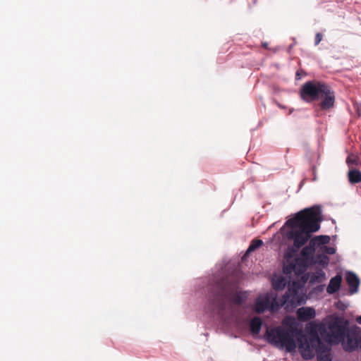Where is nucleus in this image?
Segmentation results:
<instances>
[{"label": "nucleus", "instance_id": "f257e3e1", "mask_svg": "<svg viewBox=\"0 0 361 361\" xmlns=\"http://www.w3.org/2000/svg\"><path fill=\"white\" fill-rule=\"evenodd\" d=\"M290 230L286 233L288 240L293 241V247L288 246L284 252L283 260L300 259L297 256L298 250L311 238L312 233L319 228L318 212L314 207L301 210L286 222Z\"/></svg>", "mask_w": 361, "mask_h": 361}, {"label": "nucleus", "instance_id": "f03ea898", "mask_svg": "<svg viewBox=\"0 0 361 361\" xmlns=\"http://www.w3.org/2000/svg\"><path fill=\"white\" fill-rule=\"evenodd\" d=\"M297 340L301 355L304 359L310 360L316 353L317 361L332 360L331 346L321 341L316 327H311L307 335L300 331Z\"/></svg>", "mask_w": 361, "mask_h": 361}, {"label": "nucleus", "instance_id": "7ed1b4c3", "mask_svg": "<svg viewBox=\"0 0 361 361\" xmlns=\"http://www.w3.org/2000/svg\"><path fill=\"white\" fill-rule=\"evenodd\" d=\"M300 95L306 102H312L322 99L319 106L322 110H329L335 103V94L331 88L326 83L310 80L301 87Z\"/></svg>", "mask_w": 361, "mask_h": 361}, {"label": "nucleus", "instance_id": "20e7f679", "mask_svg": "<svg viewBox=\"0 0 361 361\" xmlns=\"http://www.w3.org/2000/svg\"><path fill=\"white\" fill-rule=\"evenodd\" d=\"M241 278L240 271L233 270L230 271L222 269L218 274H214L209 283L211 293H247L238 290V285Z\"/></svg>", "mask_w": 361, "mask_h": 361}, {"label": "nucleus", "instance_id": "39448f33", "mask_svg": "<svg viewBox=\"0 0 361 361\" xmlns=\"http://www.w3.org/2000/svg\"><path fill=\"white\" fill-rule=\"evenodd\" d=\"M312 327H316L318 335L319 334L329 343L334 342L338 343L340 341H344L345 334L349 329L348 322L341 317H336L329 323V332L323 324L314 325Z\"/></svg>", "mask_w": 361, "mask_h": 361}, {"label": "nucleus", "instance_id": "423d86ee", "mask_svg": "<svg viewBox=\"0 0 361 361\" xmlns=\"http://www.w3.org/2000/svg\"><path fill=\"white\" fill-rule=\"evenodd\" d=\"M295 329H285L277 326L272 329H267L265 337L269 343L276 346L285 347L287 351L290 352L295 350L296 344L294 341Z\"/></svg>", "mask_w": 361, "mask_h": 361}, {"label": "nucleus", "instance_id": "0eeeda50", "mask_svg": "<svg viewBox=\"0 0 361 361\" xmlns=\"http://www.w3.org/2000/svg\"><path fill=\"white\" fill-rule=\"evenodd\" d=\"M212 310L218 314L224 315L233 309V305H240L243 295H213Z\"/></svg>", "mask_w": 361, "mask_h": 361}, {"label": "nucleus", "instance_id": "6e6552de", "mask_svg": "<svg viewBox=\"0 0 361 361\" xmlns=\"http://www.w3.org/2000/svg\"><path fill=\"white\" fill-rule=\"evenodd\" d=\"M342 343L343 348L346 352H353L357 347L361 349L360 332L357 328L349 329L345 334V338Z\"/></svg>", "mask_w": 361, "mask_h": 361}, {"label": "nucleus", "instance_id": "1a4fd4ad", "mask_svg": "<svg viewBox=\"0 0 361 361\" xmlns=\"http://www.w3.org/2000/svg\"><path fill=\"white\" fill-rule=\"evenodd\" d=\"M307 270L305 260L304 259L283 260V272L288 276L292 274L300 275Z\"/></svg>", "mask_w": 361, "mask_h": 361}, {"label": "nucleus", "instance_id": "9d476101", "mask_svg": "<svg viewBox=\"0 0 361 361\" xmlns=\"http://www.w3.org/2000/svg\"><path fill=\"white\" fill-rule=\"evenodd\" d=\"M345 280L349 288V293H356L360 283L357 275L351 271H347L345 274Z\"/></svg>", "mask_w": 361, "mask_h": 361}, {"label": "nucleus", "instance_id": "9b49d317", "mask_svg": "<svg viewBox=\"0 0 361 361\" xmlns=\"http://www.w3.org/2000/svg\"><path fill=\"white\" fill-rule=\"evenodd\" d=\"M315 245L312 244V241L310 240L308 245L303 247L301 250L300 257V259H304L305 260L306 268L307 269L309 264L313 261L314 254L315 252Z\"/></svg>", "mask_w": 361, "mask_h": 361}, {"label": "nucleus", "instance_id": "f8f14e48", "mask_svg": "<svg viewBox=\"0 0 361 361\" xmlns=\"http://www.w3.org/2000/svg\"><path fill=\"white\" fill-rule=\"evenodd\" d=\"M299 320L306 322L315 317V310L312 307H300L297 310Z\"/></svg>", "mask_w": 361, "mask_h": 361}, {"label": "nucleus", "instance_id": "ddd939ff", "mask_svg": "<svg viewBox=\"0 0 361 361\" xmlns=\"http://www.w3.org/2000/svg\"><path fill=\"white\" fill-rule=\"evenodd\" d=\"M261 296V295H259ZM270 298L267 297L262 298L259 297L255 303L254 310L258 314L263 313L266 310L270 307Z\"/></svg>", "mask_w": 361, "mask_h": 361}, {"label": "nucleus", "instance_id": "4468645a", "mask_svg": "<svg viewBox=\"0 0 361 361\" xmlns=\"http://www.w3.org/2000/svg\"><path fill=\"white\" fill-rule=\"evenodd\" d=\"M342 282V276L340 274H337L333 277L328 285L327 293H335L338 291L341 287Z\"/></svg>", "mask_w": 361, "mask_h": 361}, {"label": "nucleus", "instance_id": "2eb2a0df", "mask_svg": "<svg viewBox=\"0 0 361 361\" xmlns=\"http://www.w3.org/2000/svg\"><path fill=\"white\" fill-rule=\"evenodd\" d=\"M348 178L351 184L361 183V172L356 169H350L348 172Z\"/></svg>", "mask_w": 361, "mask_h": 361}, {"label": "nucleus", "instance_id": "dca6fc26", "mask_svg": "<svg viewBox=\"0 0 361 361\" xmlns=\"http://www.w3.org/2000/svg\"><path fill=\"white\" fill-rule=\"evenodd\" d=\"M287 284V279L282 276H277L272 280V286L275 290L280 291L282 290Z\"/></svg>", "mask_w": 361, "mask_h": 361}, {"label": "nucleus", "instance_id": "f3484780", "mask_svg": "<svg viewBox=\"0 0 361 361\" xmlns=\"http://www.w3.org/2000/svg\"><path fill=\"white\" fill-rule=\"evenodd\" d=\"M262 325V321L259 317H255L252 319L250 324V328L252 334L253 335L258 334L261 330Z\"/></svg>", "mask_w": 361, "mask_h": 361}, {"label": "nucleus", "instance_id": "a211bd4d", "mask_svg": "<svg viewBox=\"0 0 361 361\" xmlns=\"http://www.w3.org/2000/svg\"><path fill=\"white\" fill-rule=\"evenodd\" d=\"M312 244L316 246H326L330 241V237L329 235H318L310 240Z\"/></svg>", "mask_w": 361, "mask_h": 361}, {"label": "nucleus", "instance_id": "6ab92c4d", "mask_svg": "<svg viewBox=\"0 0 361 361\" xmlns=\"http://www.w3.org/2000/svg\"><path fill=\"white\" fill-rule=\"evenodd\" d=\"M329 259L323 252L322 254L317 253L314 257L313 261L315 264H319L322 266H326L329 264Z\"/></svg>", "mask_w": 361, "mask_h": 361}, {"label": "nucleus", "instance_id": "aec40b11", "mask_svg": "<svg viewBox=\"0 0 361 361\" xmlns=\"http://www.w3.org/2000/svg\"><path fill=\"white\" fill-rule=\"evenodd\" d=\"M263 245V241L260 239H255L252 240L250 245H249L245 256L248 255L252 252L255 251L256 249L259 248Z\"/></svg>", "mask_w": 361, "mask_h": 361}, {"label": "nucleus", "instance_id": "412c9836", "mask_svg": "<svg viewBox=\"0 0 361 361\" xmlns=\"http://www.w3.org/2000/svg\"><path fill=\"white\" fill-rule=\"evenodd\" d=\"M346 164L349 167L357 166L359 164V159L355 155L350 154L346 159Z\"/></svg>", "mask_w": 361, "mask_h": 361}, {"label": "nucleus", "instance_id": "4be33fe9", "mask_svg": "<svg viewBox=\"0 0 361 361\" xmlns=\"http://www.w3.org/2000/svg\"><path fill=\"white\" fill-rule=\"evenodd\" d=\"M319 251L323 252L324 255H334L336 252L335 248L328 246H322L319 248Z\"/></svg>", "mask_w": 361, "mask_h": 361}, {"label": "nucleus", "instance_id": "5701e85b", "mask_svg": "<svg viewBox=\"0 0 361 361\" xmlns=\"http://www.w3.org/2000/svg\"><path fill=\"white\" fill-rule=\"evenodd\" d=\"M322 35L319 32L317 33L314 38V44L318 45L322 39Z\"/></svg>", "mask_w": 361, "mask_h": 361}, {"label": "nucleus", "instance_id": "b1692460", "mask_svg": "<svg viewBox=\"0 0 361 361\" xmlns=\"http://www.w3.org/2000/svg\"><path fill=\"white\" fill-rule=\"evenodd\" d=\"M283 295L284 297V299L286 300V299H289L290 298V296H293L294 295L287 294V295Z\"/></svg>", "mask_w": 361, "mask_h": 361}, {"label": "nucleus", "instance_id": "393cba45", "mask_svg": "<svg viewBox=\"0 0 361 361\" xmlns=\"http://www.w3.org/2000/svg\"><path fill=\"white\" fill-rule=\"evenodd\" d=\"M356 321L358 324H361V316L357 317Z\"/></svg>", "mask_w": 361, "mask_h": 361}, {"label": "nucleus", "instance_id": "a878e982", "mask_svg": "<svg viewBox=\"0 0 361 361\" xmlns=\"http://www.w3.org/2000/svg\"><path fill=\"white\" fill-rule=\"evenodd\" d=\"M263 46H264L265 48H267V42L264 43V44H263Z\"/></svg>", "mask_w": 361, "mask_h": 361}, {"label": "nucleus", "instance_id": "bb28decb", "mask_svg": "<svg viewBox=\"0 0 361 361\" xmlns=\"http://www.w3.org/2000/svg\"><path fill=\"white\" fill-rule=\"evenodd\" d=\"M291 293H294V294H296V293H298L297 290H293Z\"/></svg>", "mask_w": 361, "mask_h": 361}, {"label": "nucleus", "instance_id": "cd10ccee", "mask_svg": "<svg viewBox=\"0 0 361 361\" xmlns=\"http://www.w3.org/2000/svg\"><path fill=\"white\" fill-rule=\"evenodd\" d=\"M304 295L306 296L307 298H309V297H307L308 295L305 294Z\"/></svg>", "mask_w": 361, "mask_h": 361}]
</instances>
